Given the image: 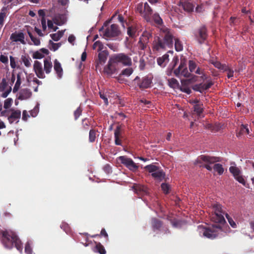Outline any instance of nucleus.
Returning <instances> with one entry per match:
<instances>
[{
    "mask_svg": "<svg viewBox=\"0 0 254 254\" xmlns=\"http://www.w3.org/2000/svg\"><path fill=\"white\" fill-rule=\"evenodd\" d=\"M177 52L183 50L184 46L182 41L179 38L174 35V31L165 27L161 29L160 37H157L153 42L154 51H160L166 50L167 48H172L174 45Z\"/></svg>",
    "mask_w": 254,
    "mask_h": 254,
    "instance_id": "f257e3e1",
    "label": "nucleus"
},
{
    "mask_svg": "<svg viewBox=\"0 0 254 254\" xmlns=\"http://www.w3.org/2000/svg\"><path fill=\"white\" fill-rule=\"evenodd\" d=\"M1 241L5 248L12 249L14 245L15 247L20 252L23 250L21 240L16 234L11 230H5L1 231Z\"/></svg>",
    "mask_w": 254,
    "mask_h": 254,
    "instance_id": "f03ea898",
    "label": "nucleus"
},
{
    "mask_svg": "<svg viewBox=\"0 0 254 254\" xmlns=\"http://www.w3.org/2000/svg\"><path fill=\"white\" fill-rule=\"evenodd\" d=\"M210 207L212 209L211 219L215 223L213 227L214 228L221 229V225L226 223L224 215H225L226 213L222 208L221 204L218 202L212 203Z\"/></svg>",
    "mask_w": 254,
    "mask_h": 254,
    "instance_id": "7ed1b4c3",
    "label": "nucleus"
},
{
    "mask_svg": "<svg viewBox=\"0 0 254 254\" xmlns=\"http://www.w3.org/2000/svg\"><path fill=\"white\" fill-rule=\"evenodd\" d=\"M220 161H221V159L220 157L201 155L197 158L194 162V164H199L200 167H204L208 171H211L212 167L209 164Z\"/></svg>",
    "mask_w": 254,
    "mask_h": 254,
    "instance_id": "20e7f679",
    "label": "nucleus"
},
{
    "mask_svg": "<svg viewBox=\"0 0 254 254\" xmlns=\"http://www.w3.org/2000/svg\"><path fill=\"white\" fill-rule=\"evenodd\" d=\"M144 169L151 173V176L156 180L161 182L165 177V173L159 168L153 164L148 165L144 167Z\"/></svg>",
    "mask_w": 254,
    "mask_h": 254,
    "instance_id": "39448f33",
    "label": "nucleus"
},
{
    "mask_svg": "<svg viewBox=\"0 0 254 254\" xmlns=\"http://www.w3.org/2000/svg\"><path fill=\"white\" fill-rule=\"evenodd\" d=\"M174 73L178 77L191 76V74L189 72L187 67V60L185 58L181 59L180 65L178 68L174 69Z\"/></svg>",
    "mask_w": 254,
    "mask_h": 254,
    "instance_id": "423d86ee",
    "label": "nucleus"
},
{
    "mask_svg": "<svg viewBox=\"0 0 254 254\" xmlns=\"http://www.w3.org/2000/svg\"><path fill=\"white\" fill-rule=\"evenodd\" d=\"M136 10L147 21L150 20L153 10L147 2H145L143 5L142 3L138 4Z\"/></svg>",
    "mask_w": 254,
    "mask_h": 254,
    "instance_id": "0eeeda50",
    "label": "nucleus"
},
{
    "mask_svg": "<svg viewBox=\"0 0 254 254\" xmlns=\"http://www.w3.org/2000/svg\"><path fill=\"white\" fill-rule=\"evenodd\" d=\"M112 58L113 62L116 63L118 65L121 64L124 66H131L132 65V61L131 58L127 54L125 53H119L115 54Z\"/></svg>",
    "mask_w": 254,
    "mask_h": 254,
    "instance_id": "6e6552de",
    "label": "nucleus"
},
{
    "mask_svg": "<svg viewBox=\"0 0 254 254\" xmlns=\"http://www.w3.org/2000/svg\"><path fill=\"white\" fill-rule=\"evenodd\" d=\"M134 84L139 89L143 90L149 88L152 83V78L148 76H145L140 78L137 76L133 80Z\"/></svg>",
    "mask_w": 254,
    "mask_h": 254,
    "instance_id": "1a4fd4ad",
    "label": "nucleus"
},
{
    "mask_svg": "<svg viewBox=\"0 0 254 254\" xmlns=\"http://www.w3.org/2000/svg\"><path fill=\"white\" fill-rule=\"evenodd\" d=\"M194 37L200 45L204 44L208 37L206 27L202 25L199 27L194 33Z\"/></svg>",
    "mask_w": 254,
    "mask_h": 254,
    "instance_id": "9d476101",
    "label": "nucleus"
},
{
    "mask_svg": "<svg viewBox=\"0 0 254 254\" xmlns=\"http://www.w3.org/2000/svg\"><path fill=\"white\" fill-rule=\"evenodd\" d=\"M118 160L132 172H135L138 169V166L134 162L132 159L126 156H121L118 157Z\"/></svg>",
    "mask_w": 254,
    "mask_h": 254,
    "instance_id": "9b49d317",
    "label": "nucleus"
},
{
    "mask_svg": "<svg viewBox=\"0 0 254 254\" xmlns=\"http://www.w3.org/2000/svg\"><path fill=\"white\" fill-rule=\"evenodd\" d=\"M121 33L118 25L116 24H112L107 27L104 33V36L106 38H112L118 36Z\"/></svg>",
    "mask_w": 254,
    "mask_h": 254,
    "instance_id": "f8f14e48",
    "label": "nucleus"
},
{
    "mask_svg": "<svg viewBox=\"0 0 254 254\" xmlns=\"http://www.w3.org/2000/svg\"><path fill=\"white\" fill-rule=\"evenodd\" d=\"M229 171L233 175L235 180L246 187V182L243 176L241 175V171L238 167L236 166H231L229 168ZM247 187H248L247 186Z\"/></svg>",
    "mask_w": 254,
    "mask_h": 254,
    "instance_id": "ddd939ff",
    "label": "nucleus"
},
{
    "mask_svg": "<svg viewBox=\"0 0 254 254\" xmlns=\"http://www.w3.org/2000/svg\"><path fill=\"white\" fill-rule=\"evenodd\" d=\"M118 64L116 63H114L113 58L111 57L108 62L107 65L104 68V72L108 75L112 76L118 72Z\"/></svg>",
    "mask_w": 254,
    "mask_h": 254,
    "instance_id": "4468645a",
    "label": "nucleus"
},
{
    "mask_svg": "<svg viewBox=\"0 0 254 254\" xmlns=\"http://www.w3.org/2000/svg\"><path fill=\"white\" fill-rule=\"evenodd\" d=\"M115 144L116 145L123 146L122 139L124 138L121 126H118L114 131Z\"/></svg>",
    "mask_w": 254,
    "mask_h": 254,
    "instance_id": "2eb2a0df",
    "label": "nucleus"
},
{
    "mask_svg": "<svg viewBox=\"0 0 254 254\" xmlns=\"http://www.w3.org/2000/svg\"><path fill=\"white\" fill-rule=\"evenodd\" d=\"M33 69L37 76L39 78H45V75L44 72L42 64L38 61H35L33 65Z\"/></svg>",
    "mask_w": 254,
    "mask_h": 254,
    "instance_id": "dca6fc26",
    "label": "nucleus"
},
{
    "mask_svg": "<svg viewBox=\"0 0 254 254\" xmlns=\"http://www.w3.org/2000/svg\"><path fill=\"white\" fill-rule=\"evenodd\" d=\"M24 39V35L22 32H14L11 34L10 37V39L12 41L15 42H20L22 44H25Z\"/></svg>",
    "mask_w": 254,
    "mask_h": 254,
    "instance_id": "f3484780",
    "label": "nucleus"
},
{
    "mask_svg": "<svg viewBox=\"0 0 254 254\" xmlns=\"http://www.w3.org/2000/svg\"><path fill=\"white\" fill-rule=\"evenodd\" d=\"M32 93L29 89L23 88L20 90L18 99L20 100H27L30 98Z\"/></svg>",
    "mask_w": 254,
    "mask_h": 254,
    "instance_id": "a211bd4d",
    "label": "nucleus"
},
{
    "mask_svg": "<svg viewBox=\"0 0 254 254\" xmlns=\"http://www.w3.org/2000/svg\"><path fill=\"white\" fill-rule=\"evenodd\" d=\"M179 5L181 6L185 11L188 12L192 11L194 8L193 4L187 0H180Z\"/></svg>",
    "mask_w": 254,
    "mask_h": 254,
    "instance_id": "6ab92c4d",
    "label": "nucleus"
},
{
    "mask_svg": "<svg viewBox=\"0 0 254 254\" xmlns=\"http://www.w3.org/2000/svg\"><path fill=\"white\" fill-rule=\"evenodd\" d=\"M189 68L191 72H194L197 74H202L200 68L199 67H197V64L194 61L190 60L189 61Z\"/></svg>",
    "mask_w": 254,
    "mask_h": 254,
    "instance_id": "aec40b11",
    "label": "nucleus"
},
{
    "mask_svg": "<svg viewBox=\"0 0 254 254\" xmlns=\"http://www.w3.org/2000/svg\"><path fill=\"white\" fill-rule=\"evenodd\" d=\"M54 69L59 78H61L63 74V69L60 63L56 59L54 63Z\"/></svg>",
    "mask_w": 254,
    "mask_h": 254,
    "instance_id": "412c9836",
    "label": "nucleus"
},
{
    "mask_svg": "<svg viewBox=\"0 0 254 254\" xmlns=\"http://www.w3.org/2000/svg\"><path fill=\"white\" fill-rule=\"evenodd\" d=\"M132 188L134 192L138 195H143L147 193L146 188L143 186L135 184L133 185Z\"/></svg>",
    "mask_w": 254,
    "mask_h": 254,
    "instance_id": "4be33fe9",
    "label": "nucleus"
},
{
    "mask_svg": "<svg viewBox=\"0 0 254 254\" xmlns=\"http://www.w3.org/2000/svg\"><path fill=\"white\" fill-rule=\"evenodd\" d=\"M53 64L51 60L48 58L44 60V70L46 74H49L52 69Z\"/></svg>",
    "mask_w": 254,
    "mask_h": 254,
    "instance_id": "5701e85b",
    "label": "nucleus"
},
{
    "mask_svg": "<svg viewBox=\"0 0 254 254\" xmlns=\"http://www.w3.org/2000/svg\"><path fill=\"white\" fill-rule=\"evenodd\" d=\"M21 117V112L19 110L13 111L10 116L8 117V120L10 124H12L15 120L20 119Z\"/></svg>",
    "mask_w": 254,
    "mask_h": 254,
    "instance_id": "b1692460",
    "label": "nucleus"
},
{
    "mask_svg": "<svg viewBox=\"0 0 254 254\" xmlns=\"http://www.w3.org/2000/svg\"><path fill=\"white\" fill-rule=\"evenodd\" d=\"M203 234L205 237L210 239H214L217 236L216 232L210 228L205 229Z\"/></svg>",
    "mask_w": 254,
    "mask_h": 254,
    "instance_id": "393cba45",
    "label": "nucleus"
},
{
    "mask_svg": "<svg viewBox=\"0 0 254 254\" xmlns=\"http://www.w3.org/2000/svg\"><path fill=\"white\" fill-rule=\"evenodd\" d=\"M168 62L169 55L167 54L157 59V63L158 65L162 67H164L166 65V63H168Z\"/></svg>",
    "mask_w": 254,
    "mask_h": 254,
    "instance_id": "a878e982",
    "label": "nucleus"
},
{
    "mask_svg": "<svg viewBox=\"0 0 254 254\" xmlns=\"http://www.w3.org/2000/svg\"><path fill=\"white\" fill-rule=\"evenodd\" d=\"M151 224L154 230H159L162 226V221L156 218H152Z\"/></svg>",
    "mask_w": 254,
    "mask_h": 254,
    "instance_id": "bb28decb",
    "label": "nucleus"
},
{
    "mask_svg": "<svg viewBox=\"0 0 254 254\" xmlns=\"http://www.w3.org/2000/svg\"><path fill=\"white\" fill-rule=\"evenodd\" d=\"M21 60L26 67H30L31 66L32 60L28 55H22Z\"/></svg>",
    "mask_w": 254,
    "mask_h": 254,
    "instance_id": "cd10ccee",
    "label": "nucleus"
},
{
    "mask_svg": "<svg viewBox=\"0 0 254 254\" xmlns=\"http://www.w3.org/2000/svg\"><path fill=\"white\" fill-rule=\"evenodd\" d=\"M108 57V53L105 51L100 52L98 54V59L99 63L102 64L105 63Z\"/></svg>",
    "mask_w": 254,
    "mask_h": 254,
    "instance_id": "c85d7f7f",
    "label": "nucleus"
},
{
    "mask_svg": "<svg viewBox=\"0 0 254 254\" xmlns=\"http://www.w3.org/2000/svg\"><path fill=\"white\" fill-rule=\"evenodd\" d=\"M96 244L95 251L99 253L100 254H106V251L104 246L99 242L97 243L95 242Z\"/></svg>",
    "mask_w": 254,
    "mask_h": 254,
    "instance_id": "c756f323",
    "label": "nucleus"
},
{
    "mask_svg": "<svg viewBox=\"0 0 254 254\" xmlns=\"http://www.w3.org/2000/svg\"><path fill=\"white\" fill-rule=\"evenodd\" d=\"M133 71V70L131 67H129L125 68L121 71L119 76V77H121L122 76H125L128 77L132 73Z\"/></svg>",
    "mask_w": 254,
    "mask_h": 254,
    "instance_id": "7c9ffc66",
    "label": "nucleus"
},
{
    "mask_svg": "<svg viewBox=\"0 0 254 254\" xmlns=\"http://www.w3.org/2000/svg\"><path fill=\"white\" fill-rule=\"evenodd\" d=\"M202 106L203 104L202 103L194 105L193 106V111L198 116H200L203 111V108Z\"/></svg>",
    "mask_w": 254,
    "mask_h": 254,
    "instance_id": "2f4dec72",
    "label": "nucleus"
},
{
    "mask_svg": "<svg viewBox=\"0 0 254 254\" xmlns=\"http://www.w3.org/2000/svg\"><path fill=\"white\" fill-rule=\"evenodd\" d=\"M249 134L250 133V130L248 128V125H242L240 127V130L237 136L240 135V134Z\"/></svg>",
    "mask_w": 254,
    "mask_h": 254,
    "instance_id": "473e14b6",
    "label": "nucleus"
},
{
    "mask_svg": "<svg viewBox=\"0 0 254 254\" xmlns=\"http://www.w3.org/2000/svg\"><path fill=\"white\" fill-rule=\"evenodd\" d=\"M27 33L35 45L39 46L40 45V40L39 38L34 37L32 33L29 30H27Z\"/></svg>",
    "mask_w": 254,
    "mask_h": 254,
    "instance_id": "72a5a7b5",
    "label": "nucleus"
},
{
    "mask_svg": "<svg viewBox=\"0 0 254 254\" xmlns=\"http://www.w3.org/2000/svg\"><path fill=\"white\" fill-rule=\"evenodd\" d=\"M213 169L217 172L219 175H222L224 172V168L220 164H215L213 166Z\"/></svg>",
    "mask_w": 254,
    "mask_h": 254,
    "instance_id": "f704fd0d",
    "label": "nucleus"
},
{
    "mask_svg": "<svg viewBox=\"0 0 254 254\" xmlns=\"http://www.w3.org/2000/svg\"><path fill=\"white\" fill-rule=\"evenodd\" d=\"M168 85L170 87L175 88L177 87L179 85V82L178 80L174 78H171L168 80Z\"/></svg>",
    "mask_w": 254,
    "mask_h": 254,
    "instance_id": "c9c22d12",
    "label": "nucleus"
},
{
    "mask_svg": "<svg viewBox=\"0 0 254 254\" xmlns=\"http://www.w3.org/2000/svg\"><path fill=\"white\" fill-rule=\"evenodd\" d=\"M136 32V28L133 26H129L127 28V35L131 38L135 37V33Z\"/></svg>",
    "mask_w": 254,
    "mask_h": 254,
    "instance_id": "e433bc0d",
    "label": "nucleus"
},
{
    "mask_svg": "<svg viewBox=\"0 0 254 254\" xmlns=\"http://www.w3.org/2000/svg\"><path fill=\"white\" fill-rule=\"evenodd\" d=\"M148 38H146L145 40H143L142 39L140 38L138 44V47L140 50H143L146 47V44L147 43Z\"/></svg>",
    "mask_w": 254,
    "mask_h": 254,
    "instance_id": "4c0bfd02",
    "label": "nucleus"
},
{
    "mask_svg": "<svg viewBox=\"0 0 254 254\" xmlns=\"http://www.w3.org/2000/svg\"><path fill=\"white\" fill-rule=\"evenodd\" d=\"M96 131L95 129H91L89 131V141L90 142H94L96 139Z\"/></svg>",
    "mask_w": 254,
    "mask_h": 254,
    "instance_id": "58836bf2",
    "label": "nucleus"
},
{
    "mask_svg": "<svg viewBox=\"0 0 254 254\" xmlns=\"http://www.w3.org/2000/svg\"><path fill=\"white\" fill-rule=\"evenodd\" d=\"M153 18L157 24L160 25L163 23V20L158 13H155L153 15Z\"/></svg>",
    "mask_w": 254,
    "mask_h": 254,
    "instance_id": "ea45409f",
    "label": "nucleus"
},
{
    "mask_svg": "<svg viewBox=\"0 0 254 254\" xmlns=\"http://www.w3.org/2000/svg\"><path fill=\"white\" fill-rule=\"evenodd\" d=\"M31 243L30 242H27L25 246V252L26 254H32V249L31 248Z\"/></svg>",
    "mask_w": 254,
    "mask_h": 254,
    "instance_id": "a19ab883",
    "label": "nucleus"
},
{
    "mask_svg": "<svg viewBox=\"0 0 254 254\" xmlns=\"http://www.w3.org/2000/svg\"><path fill=\"white\" fill-rule=\"evenodd\" d=\"M161 187L164 193L168 194L169 193V190L170 189L169 185L166 183H162L161 185Z\"/></svg>",
    "mask_w": 254,
    "mask_h": 254,
    "instance_id": "79ce46f5",
    "label": "nucleus"
},
{
    "mask_svg": "<svg viewBox=\"0 0 254 254\" xmlns=\"http://www.w3.org/2000/svg\"><path fill=\"white\" fill-rule=\"evenodd\" d=\"M103 45L102 42H101L99 41H97L95 42L93 44V49L95 50V49L98 48V51H100L102 50V49H103Z\"/></svg>",
    "mask_w": 254,
    "mask_h": 254,
    "instance_id": "37998d69",
    "label": "nucleus"
},
{
    "mask_svg": "<svg viewBox=\"0 0 254 254\" xmlns=\"http://www.w3.org/2000/svg\"><path fill=\"white\" fill-rule=\"evenodd\" d=\"M192 89L196 91H198L200 93H202L203 90V87L202 86V83H200L198 84H195L192 87Z\"/></svg>",
    "mask_w": 254,
    "mask_h": 254,
    "instance_id": "c03bdc74",
    "label": "nucleus"
},
{
    "mask_svg": "<svg viewBox=\"0 0 254 254\" xmlns=\"http://www.w3.org/2000/svg\"><path fill=\"white\" fill-rule=\"evenodd\" d=\"M32 57L34 59H41L43 58L44 56L40 51H37L33 53Z\"/></svg>",
    "mask_w": 254,
    "mask_h": 254,
    "instance_id": "a18cd8bd",
    "label": "nucleus"
},
{
    "mask_svg": "<svg viewBox=\"0 0 254 254\" xmlns=\"http://www.w3.org/2000/svg\"><path fill=\"white\" fill-rule=\"evenodd\" d=\"M99 95L100 98L104 100L105 104L106 105H108L109 103L106 94L104 92L100 91Z\"/></svg>",
    "mask_w": 254,
    "mask_h": 254,
    "instance_id": "49530a36",
    "label": "nucleus"
},
{
    "mask_svg": "<svg viewBox=\"0 0 254 254\" xmlns=\"http://www.w3.org/2000/svg\"><path fill=\"white\" fill-rule=\"evenodd\" d=\"M225 216L226 218L227 219L228 222L229 223L230 225L233 228H235L236 227V224L235 222L234 221L233 219L229 215L228 213H226Z\"/></svg>",
    "mask_w": 254,
    "mask_h": 254,
    "instance_id": "de8ad7c7",
    "label": "nucleus"
},
{
    "mask_svg": "<svg viewBox=\"0 0 254 254\" xmlns=\"http://www.w3.org/2000/svg\"><path fill=\"white\" fill-rule=\"evenodd\" d=\"M12 102V99H11V98L6 99L4 101V105H3L4 108H5L6 109L9 108L11 106Z\"/></svg>",
    "mask_w": 254,
    "mask_h": 254,
    "instance_id": "09e8293b",
    "label": "nucleus"
},
{
    "mask_svg": "<svg viewBox=\"0 0 254 254\" xmlns=\"http://www.w3.org/2000/svg\"><path fill=\"white\" fill-rule=\"evenodd\" d=\"M101 235H102L104 237H105L106 238L107 240H108V235L107 233L106 232V230H105V229L104 228H103V229H102L101 230V233H100V235L97 234V235H93L92 236V237L94 238V237H95L96 236L100 237Z\"/></svg>",
    "mask_w": 254,
    "mask_h": 254,
    "instance_id": "8fccbe9b",
    "label": "nucleus"
},
{
    "mask_svg": "<svg viewBox=\"0 0 254 254\" xmlns=\"http://www.w3.org/2000/svg\"><path fill=\"white\" fill-rule=\"evenodd\" d=\"M179 62V59L178 57L176 56L173 58L172 62L171 63L172 69H174V68L177 65V64H178Z\"/></svg>",
    "mask_w": 254,
    "mask_h": 254,
    "instance_id": "3c124183",
    "label": "nucleus"
},
{
    "mask_svg": "<svg viewBox=\"0 0 254 254\" xmlns=\"http://www.w3.org/2000/svg\"><path fill=\"white\" fill-rule=\"evenodd\" d=\"M58 44L54 43L52 40L49 41V49L53 51H56L57 50V46Z\"/></svg>",
    "mask_w": 254,
    "mask_h": 254,
    "instance_id": "603ef678",
    "label": "nucleus"
},
{
    "mask_svg": "<svg viewBox=\"0 0 254 254\" xmlns=\"http://www.w3.org/2000/svg\"><path fill=\"white\" fill-rule=\"evenodd\" d=\"M82 112V110L80 107H78L74 113V119L75 120H77L79 116L81 115Z\"/></svg>",
    "mask_w": 254,
    "mask_h": 254,
    "instance_id": "864d4df0",
    "label": "nucleus"
},
{
    "mask_svg": "<svg viewBox=\"0 0 254 254\" xmlns=\"http://www.w3.org/2000/svg\"><path fill=\"white\" fill-rule=\"evenodd\" d=\"M103 169L105 172H106L107 174H110L112 172V167L108 164L104 165Z\"/></svg>",
    "mask_w": 254,
    "mask_h": 254,
    "instance_id": "5fc2aeb1",
    "label": "nucleus"
},
{
    "mask_svg": "<svg viewBox=\"0 0 254 254\" xmlns=\"http://www.w3.org/2000/svg\"><path fill=\"white\" fill-rule=\"evenodd\" d=\"M213 84V82L211 81H208L206 83H202V86L203 87V89L204 90L208 89Z\"/></svg>",
    "mask_w": 254,
    "mask_h": 254,
    "instance_id": "6e6d98bb",
    "label": "nucleus"
},
{
    "mask_svg": "<svg viewBox=\"0 0 254 254\" xmlns=\"http://www.w3.org/2000/svg\"><path fill=\"white\" fill-rule=\"evenodd\" d=\"M0 61L3 64H7L8 62V57L4 55H1L0 56Z\"/></svg>",
    "mask_w": 254,
    "mask_h": 254,
    "instance_id": "4d7b16f0",
    "label": "nucleus"
},
{
    "mask_svg": "<svg viewBox=\"0 0 254 254\" xmlns=\"http://www.w3.org/2000/svg\"><path fill=\"white\" fill-rule=\"evenodd\" d=\"M10 64L12 68H14L16 67V64L15 59L12 56H10Z\"/></svg>",
    "mask_w": 254,
    "mask_h": 254,
    "instance_id": "13d9d810",
    "label": "nucleus"
},
{
    "mask_svg": "<svg viewBox=\"0 0 254 254\" xmlns=\"http://www.w3.org/2000/svg\"><path fill=\"white\" fill-rule=\"evenodd\" d=\"M21 84V73H18L17 74V80L15 83V85L20 86Z\"/></svg>",
    "mask_w": 254,
    "mask_h": 254,
    "instance_id": "bf43d9fd",
    "label": "nucleus"
},
{
    "mask_svg": "<svg viewBox=\"0 0 254 254\" xmlns=\"http://www.w3.org/2000/svg\"><path fill=\"white\" fill-rule=\"evenodd\" d=\"M41 24L42 29L44 31L46 30L47 25H46V20L45 17L42 18L41 19Z\"/></svg>",
    "mask_w": 254,
    "mask_h": 254,
    "instance_id": "052dcab7",
    "label": "nucleus"
},
{
    "mask_svg": "<svg viewBox=\"0 0 254 254\" xmlns=\"http://www.w3.org/2000/svg\"><path fill=\"white\" fill-rule=\"evenodd\" d=\"M50 36L55 41H58L60 39L59 36L57 33L52 34L50 35Z\"/></svg>",
    "mask_w": 254,
    "mask_h": 254,
    "instance_id": "680f3d73",
    "label": "nucleus"
},
{
    "mask_svg": "<svg viewBox=\"0 0 254 254\" xmlns=\"http://www.w3.org/2000/svg\"><path fill=\"white\" fill-rule=\"evenodd\" d=\"M29 115L27 114V112L26 110L23 111L22 113V120L24 121H26L27 120L28 117H29Z\"/></svg>",
    "mask_w": 254,
    "mask_h": 254,
    "instance_id": "e2e57ef3",
    "label": "nucleus"
},
{
    "mask_svg": "<svg viewBox=\"0 0 254 254\" xmlns=\"http://www.w3.org/2000/svg\"><path fill=\"white\" fill-rule=\"evenodd\" d=\"M80 235L81 236H83L84 237H85V243H84L83 242H81L85 247H87L88 244H87V242L88 241V234L87 233H85V234H80Z\"/></svg>",
    "mask_w": 254,
    "mask_h": 254,
    "instance_id": "0e129e2a",
    "label": "nucleus"
},
{
    "mask_svg": "<svg viewBox=\"0 0 254 254\" xmlns=\"http://www.w3.org/2000/svg\"><path fill=\"white\" fill-rule=\"evenodd\" d=\"M75 40V37L73 35H70L68 38V41L73 45V42H74Z\"/></svg>",
    "mask_w": 254,
    "mask_h": 254,
    "instance_id": "69168bd1",
    "label": "nucleus"
},
{
    "mask_svg": "<svg viewBox=\"0 0 254 254\" xmlns=\"http://www.w3.org/2000/svg\"><path fill=\"white\" fill-rule=\"evenodd\" d=\"M181 90L188 94L191 93V89L187 87H183L181 89Z\"/></svg>",
    "mask_w": 254,
    "mask_h": 254,
    "instance_id": "338daca9",
    "label": "nucleus"
},
{
    "mask_svg": "<svg viewBox=\"0 0 254 254\" xmlns=\"http://www.w3.org/2000/svg\"><path fill=\"white\" fill-rule=\"evenodd\" d=\"M227 71H228V73H227L228 78H230L233 76L234 71L232 69L230 68Z\"/></svg>",
    "mask_w": 254,
    "mask_h": 254,
    "instance_id": "774afa93",
    "label": "nucleus"
}]
</instances>
